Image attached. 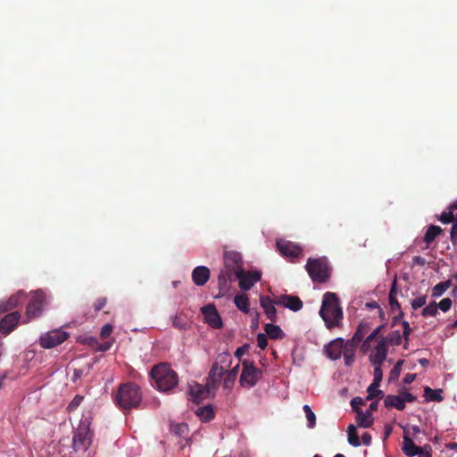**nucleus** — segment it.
<instances>
[{"label": "nucleus", "mask_w": 457, "mask_h": 457, "mask_svg": "<svg viewBox=\"0 0 457 457\" xmlns=\"http://www.w3.org/2000/svg\"><path fill=\"white\" fill-rule=\"evenodd\" d=\"M396 295H397L396 279H395L391 285L388 297H391V296L396 297Z\"/></svg>", "instance_id": "61"}, {"label": "nucleus", "mask_w": 457, "mask_h": 457, "mask_svg": "<svg viewBox=\"0 0 457 457\" xmlns=\"http://www.w3.org/2000/svg\"><path fill=\"white\" fill-rule=\"evenodd\" d=\"M303 410L308 420V428H313L316 425V415L308 404L303 405Z\"/></svg>", "instance_id": "36"}, {"label": "nucleus", "mask_w": 457, "mask_h": 457, "mask_svg": "<svg viewBox=\"0 0 457 457\" xmlns=\"http://www.w3.org/2000/svg\"><path fill=\"white\" fill-rule=\"evenodd\" d=\"M204 321L212 328L219 329L223 326L220 315L214 304H207L201 308Z\"/></svg>", "instance_id": "10"}, {"label": "nucleus", "mask_w": 457, "mask_h": 457, "mask_svg": "<svg viewBox=\"0 0 457 457\" xmlns=\"http://www.w3.org/2000/svg\"><path fill=\"white\" fill-rule=\"evenodd\" d=\"M19 304V296L12 295L6 303H0V312H8Z\"/></svg>", "instance_id": "35"}, {"label": "nucleus", "mask_w": 457, "mask_h": 457, "mask_svg": "<svg viewBox=\"0 0 457 457\" xmlns=\"http://www.w3.org/2000/svg\"><path fill=\"white\" fill-rule=\"evenodd\" d=\"M224 375H225V377L223 379V386H224V388L230 390L233 387L235 381L237 379L236 375H235V373H232V374L225 373Z\"/></svg>", "instance_id": "39"}, {"label": "nucleus", "mask_w": 457, "mask_h": 457, "mask_svg": "<svg viewBox=\"0 0 457 457\" xmlns=\"http://www.w3.org/2000/svg\"><path fill=\"white\" fill-rule=\"evenodd\" d=\"M249 348H250V345L247 344H245L244 345L238 347L236 350L235 355L240 360V358L248 352Z\"/></svg>", "instance_id": "51"}, {"label": "nucleus", "mask_w": 457, "mask_h": 457, "mask_svg": "<svg viewBox=\"0 0 457 457\" xmlns=\"http://www.w3.org/2000/svg\"><path fill=\"white\" fill-rule=\"evenodd\" d=\"M437 313V303L436 302L430 303L428 305H427L425 308H423L421 314L424 317L428 316H436Z\"/></svg>", "instance_id": "38"}, {"label": "nucleus", "mask_w": 457, "mask_h": 457, "mask_svg": "<svg viewBox=\"0 0 457 457\" xmlns=\"http://www.w3.org/2000/svg\"><path fill=\"white\" fill-rule=\"evenodd\" d=\"M262 370L257 368L253 361L245 359L242 361L239 384L244 388H252L262 378Z\"/></svg>", "instance_id": "6"}, {"label": "nucleus", "mask_w": 457, "mask_h": 457, "mask_svg": "<svg viewBox=\"0 0 457 457\" xmlns=\"http://www.w3.org/2000/svg\"><path fill=\"white\" fill-rule=\"evenodd\" d=\"M241 254L237 252H226L224 253V270L219 275L220 286H227L228 281H233L234 277L244 270Z\"/></svg>", "instance_id": "4"}, {"label": "nucleus", "mask_w": 457, "mask_h": 457, "mask_svg": "<svg viewBox=\"0 0 457 457\" xmlns=\"http://www.w3.org/2000/svg\"><path fill=\"white\" fill-rule=\"evenodd\" d=\"M262 273L258 270L245 271L244 270H239V273L234 277L235 279H238L239 287L242 290H250L253 285L261 279Z\"/></svg>", "instance_id": "9"}, {"label": "nucleus", "mask_w": 457, "mask_h": 457, "mask_svg": "<svg viewBox=\"0 0 457 457\" xmlns=\"http://www.w3.org/2000/svg\"><path fill=\"white\" fill-rule=\"evenodd\" d=\"M305 269L315 283H325L330 278V269L326 258H309Z\"/></svg>", "instance_id": "5"}, {"label": "nucleus", "mask_w": 457, "mask_h": 457, "mask_svg": "<svg viewBox=\"0 0 457 457\" xmlns=\"http://www.w3.org/2000/svg\"><path fill=\"white\" fill-rule=\"evenodd\" d=\"M320 315L328 328L330 329L338 325L339 320L343 318V311L339 306V299L335 293L327 292L323 295Z\"/></svg>", "instance_id": "2"}, {"label": "nucleus", "mask_w": 457, "mask_h": 457, "mask_svg": "<svg viewBox=\"0 0 457 457\" xmlns=\"http://www.w3.org/2000/svg\"><path fill=\"white\" fill-rule=\"evenodd\" d=\"M364 404L363 400L361 397H355L351 401V405L353 410L356 411V410L361 409L359 405Z\"/></svg>", "instance_id": "56"}, {"label": "nucleus", "mask_w": 457, "mask_h": 457, "mask_svg": "<svg viewBox=\"0 0 457 457\" xmlns=\"http://www.w3.org/2000/svg\"><path fill=\"white\" fill-rule=\"evenodd\" d=\"M348 442L353 446H359L361 445L359 436L357 435L356 428L351 424L347 428Z\"/></svg>", "instance_id": "33"}, {"label": "nucleus", "mask_w": 457, "mask_h": 457, "mask_svg": "<svg viewBox=\"0 0 457 457\" xmlns=\"http://www.w3.org/2000/svg\"><path fill=\"white\" fill-rule=\"evenodd\" d=\"M172 326L179 330H185L187 328V321L182 315H175L172 318Z\"/></svg>", "instance_id": "37"}, {"label": "nucleus", "mask_w": 457, "mask_h": 457, "mask_svg": "<svg viewBox=\"0 0 457 457\" xmlns=\"http://www.w3.org/2000/svg\"><path fill=\"white\" fill-rule=\"evenodd\" d=\"M345 342L342 338H337L330 342L326 347L327 356L331 360H337L340 358Z\"/></svg>", "instance_id": "18"}, {"label": "nucleus", "mask_w": 457, "mask_h": 457, "mask_svg": "<svg viewBox=\"0 0 457 457\" xmlns=\"http://www.w3.org/2000/svg\"><path fill=\"white\" fill-rule=\"evenodd\" d=\"M372 341H368V337H366L365 340H363L361 345V351L363 353H367L368 351L370 349V343Z\"/></svg>", "instance_id": "57"}, {"label": "nucleus", "mask_w": 457, "mask_h": 457, "mask_svg": "<svg viewBox=\"0 0 457 457\" xmlns=\"http://www.w3.org/2000/svg\"><path fill=\"white\" fill-rule=\"evenodd\" d=\"M83 376V370L79 369H75L73 371L74 379L80 378Z\"/></svg>", "instance_id": "63"}, {"label": "nucleus", "mask_w": 457, "mask_h": 457, "mask_svg": "<svg viewBox=\"0 0 457 457\" xmlns=\"http://www.w3.org/2000/svg\"><path fill=\"white\" fill-rule=\"evenodd\" d=\"M452 300L450 298H444L437 303V310L440 309L442 312H445L451 309Z\"/></svg>", "instance_id": "42"}, {"label": "nucleus", "mask_w": 457, "mask_h": 457, "mask_svg": "<svg viewBox=\"0 0 457 457\" xmlns=\"http://www.w3.org/2000/svg\"><path fill=\"white\" fill-rule=\"evenodd\" d=\"M356 423L359 427L361 428H370L373 423V416L370 411H362L361 409L356 410Z\"/></svg>", "instance_id": "22"}, {"label": "nucleus", "mask_w": 457, "mask_h": 457, "mask_svg": "<svg viewBox=\"0 0 457 457\" xmlns=\"http://www.w3.org/2000/svg\"><path fill=\"white\" fill-rule=\"evenodd\" d=\"M400 396H401V398H402V400H403L404 404L406 403H413L416 400V397L412 394L408 393V392L401 393Z\"/></svg>", "instance_id": "49"}, {"label": "nucleus", "mask_w": 457, "mask_h": 457, "mask_svg": "<svg viewBox=\"0 0 457 457\" xmlns=\"http://www.w3.org/2000/svg\"><path fill=\"white\" fill-rule=\"evenodd\" d=\"M415 378H416V374L407 373L403 378V383L411 384L415 380Z\"/></svg>", "instance_id": "60"}, {"label": "nucleus", "mask_w": 457, "mask_h": 457, "mask_svg": "<svg viewBox=\"0 0 457 457\" xmlns=\"http://www.w3.org/2000/svg\"><path fill=\"white\" fill-rule=\"evenodd\" d=\"M224 374L225 370L223 367L219 366L218 363H214L208 375V386L216 387L221 381Z\"/></svg>", "instance_id": "19"}, {"label": "nucleus", "mask_w": 457, "mask_h": 457, "mask_svg": "<svg viewBox=\"0 0 457 457\" xmlns=\"http://www.w3.org/2000/svg\"><path fill=\"white\" fill-rule=\"evenodd\" d=\"M142 400V394L137 385L132 382L121 384L114 396L116 405L127 412L137 408Z\"/></svg>", "instance_id": "1"}, {"label": "nucleus", "mask_w": 457, "mask_h": 457, "mask_svg": "<svg viewBox=\"0 0 457 457\" xmlns=\"http://www.w3.org/2000/svg\"><path fill=\"white\" fill-rule=\"evenodd\" d=\"M388 298H389V303H390V307H391L392 311L393 312L400 311L401 305H400L399 302L397 301V298L395 296H391Z\"/></svg>", "instance_id": "54"}, {"label": "nucleus", "mask_w": 457, "mask_h": 457, "mask_svg": "<svg viewBox=\"0 0 457 457\" xmlns=\"http://www.w3.org/2000/svg\"><path fill=\"white\" fill-rule=\"evenodd\" d=\"M84 397L82 395H77L73 397L71 402L69 403L67 410L71 411H74L81 404Z\"/></svg>", "instance_id": "40"}, {"label": "nucleus", "mask_w": 457, "mask_h": 457, "mask_svg": "<svg viewBox=\"0 0 457 457\" xmlns=\"http://www.w3.org/2000/svg\"><path fill=\"white\" fill-rule=\"evenodd\" d=\"M113 328L111 324H105L101 329V337L107 338L112 332Z\"/></svg>", "instance_id": "50"}, {"label": "nucleus", "mask_w": 457, "mask_h": 457, "mask_svg": "<svg viewBox=\"0 0 457 457\" xmlns=\"http://www.w3.org/2000/svg\"><path fill=\"white\" fill-rule=\"evenodd\" d=\"M69 333L62 330H52L40 337L39 344L45 349L55 347L68 339Z\"/></svg>", "instance_id": "8"}, {"label": "nucleus", "mask_w": 457, "mask_h": 457, "mask_svg": "<svg viewBox=\"0 0 457 457\" xmlns=\"http://www.w3.org/2000/svg\"><path fill=\"white\" fill-rule=\"evenodd\" d=\"M257 345L258 346L264 350L268 345V337L266 334L259 333L257 335Z\"/></svg>", "instance_id": "45"}, {"label": "nucleus", "mask_w": 457, "mask_h": 457, "mask_svg": "<svg viewBox=\"0 0 457 457\" xmlns=\"http://www.w3.org/2000/svg\"><path fill=\"white\" fill-rule=\"evenodd\" d=\"M357 345L347 341L345 343L344 349H343V355L345 363L347 366H351L353 362L354 361V356H355V349Z\"/></svg>", "instance_id": "24"}, {"label": "nucleus", "mask_w": 457, "mask_h": 457, "mask_svg": "<svg viewBox=\"0 0 457 457\" xmlns=\"http://www.w3.org/2000/svg\"><path fill=\"white\" fill-rule=\"evenodd\" d=\"M413 261L415 263L419 264V265H424L426 263V261L424 258L420 257V256H415L413 258Z\"/></svg>", "instance_id": "64"}, {"label": "nucleus", "mask_w": 457, "mask_h": 457, "mask_svg": "<svg viewBox=\"0 0 457 457\" xmlns=\"http://www.w3.org/2000/svg\"><path fill=\"white\" fill-rule=\"evenodd\" d=\"M450 239L453 245H457V224H453L450 232Z\"/></svg>", "instance_id": "55"}, {"label": "nucleus", "mask_w": 457, "mask_h": 457, "mask_svg": "<svg viewBox=\"0 0 457 457\" xmlns=\"http://www.w3.org/2000/svg\"><path fill=\"white\" fill-rule=\"evenodd\" d=\"M187 430H188L187 425L184 424V423L178 424L173 428V431L177 435H179V436H183L184 434H186L187 432Z\"/></svg>", "instance_id": "48"}, {"label": "nucleus", "mask_w": 457, "mask_h": 457, "mask_svg": "<svg viewBox=\"0 0 457 457\" xmlns=\"http://www.w3.org/2000/svg\"><path fill=\"white\" fill-rule=\"evenodd\" d=\"M439 220L444 224L451 223L454 220L453 212H443L440 215Z\"/></svg>", "instance_id": "43"}, {"label": "nucleus", "mask_w": 457, "mask_h": 457, "mask_svg": "<svg viewBox=\"0 0 457 457\" xmlns=\"http://www.w3.org/2000/svg\"><path fill=\"white\" fill-rule=\"evenodd\" d=\"M385 407L386 408H395L399 411H403L404 409V403L400 396V395H387L384 400Z\"/></svg>", "instance_id": "25"}, {"label": "nucleus", "mask_w": 457, "mask_h": 457, "mask_svg": "<svg viewBox=\"0 0 457 457\" xmlns=\"http://www.w3.org/2000/svg\"><path fill=\"white\" fill-rule=\"evenodd\" d=\"M427 297L425 295L417 297L412 300L411 307L413 310H417L426 304Z\"/></svg>", "instance_id": "44"}, {"label": "nucleus", "mask_w": 457, "mask_h": 457, "mask_svg": "<svg viewBox=\"0 0 457 457\" xmlns=\"http://www.w3.org/2000/svg\"><path fill=\"white\" fill-rule=\"evenodd\" d=\"M210 278V270L205 266H198L192 272V279L196 286H204Z\"/></svg>", "instance_id": "21"}, {"label": "nucleus", "mask_w": 457, "mask_h": 457, "mask_svg": "<svg viewBox=\"0 0 457 457\" xmlns=\"http://www.w3.org/2000/svg\"><path fill=\"white\" fill-rule=\"evenodd\" d=\"M277 299L273 300L270 296L261 295L260 304L264 310V312L269 320L275 322L277 320V310L275 308Z\"/></svg>", "instance_id": "17"}, {"label": "nucleus", "mask_w": 457, "mask_h": 457, "mask_svg": "<svg viewBox=\"0 0 457 457\" xmlns=\"http://www.w3.org/2000/svg\"><path fill=\"white\" fill-rule=\"evenodd\" d=\"M366 307L369 309H378L380 316L384 314L383 311L380 309L378 303L375 301L366 303Z\"/></svg>", "instance_id": "59"}, {"label": "nucleus", "mask_w": 457, "mask_h": 457, "mask_svg": "<svg viewBox=\"0 0 457 457\" xmlns=\"http://www.w3.org/2000/svg\"><path fill=\"white\" fill-rule=\"evenodd\" d=\"M385 325H380L378 328H376L367 337L368 341H373L375 340L382 329H384Z\"/></svg>", "instance_id": "52"}, {"label": "nucleus", "mask_w": 457, "mask_h": 457, "mask_svg": "<svg viewBox=\"0 0 457 457\" xmlns=\"http://www.w3.org/2000/svg\"><path fill=\"white\" fill-rule=\"evenodd\" d=\"M210 386H205L199 383L194 382L189 385L190 400L195 403H199L207 398L210 393Z\"/></svg>", "instance_id": "13"}, {"label": "nucleus", "mask_w": 457, "mask_h": 457, "mask_svg": "<svg viewBox=\"0 0 457 457\" xmlns=\"http://www.w3.org/2000/svg\"><path fill=\"white\" fill-rule=\"evenodd\" d=\"M73 448L76 451L84 450L86 451L91 443V436L89 434V428L87 427H80L75 432L73 436Z\"/></svg>", "instance_id": "12"}, {"label": "nucleus", "mask_w": 457, "mask_h": 457, "mask_svg": "<svg viewBox=\"0 0 457 457\" xmlns=\"http://www.w3.org/2000/svg\"><path fill=\"white\" fill-rule=\"evenodd\" d=\"M399 313L393 318L392 326H395L403 317V312L400 310Z\"/></svg>", "instance_id": "62"}, {"label": "nucleus", "mask_w": 457, "mask_h": 457, "mask_svg": "<svg viewBox=\"0 0 457 457\" xmlns=\"http://www.w3.org/2000/svg\"><path fill=\"white\" fill-rule=\"evenodd\" d=\"M45 302L46 295L44 292L38 290L33 293L26 310L28 320L38 317L41 314Z\"/></svg>", "instance_id": "7"}, {"label": "nucleus", "mask_w": 457, "mask_h": 457, "mask_svg": "<svg viewBox=\"0 0 457 457\" xmlns=\"http://www.w3.org/2000/svg\"><path fill=\"white\" fill-rule=\"evenodd\" d=\"M452 286V279L436 284L432 289V296L436 298L441 296Z\"/></svg>", "instance_id": "32"}, {"label": "nucleus", "mask_w": 457, "mask_h": 457, "mask_svg": "<svg viewBox=\"0 0 457 457\" xmlns=\"http://www.w3.org/2000/svg\"><path fill=\"white\" fill-rule=\"evenodd\" d=\"M403 364V361H398L394 368L390 371V379L397 378L401 372V366Z\"/></svg>", "instance_id": "46"}, {"label": "nucleus", "mask_w": 457, "mask_h": 457, "mask_svg": "<svg viewBox=\"0 0 457 457\" xmlns=\"http://www.w3.org/2000/svg\"><path fill=\"white\" fill-rule=\"evenodd\" d=\"M362 444L364 445L369 446L371 444V435L368 432H365L361 436Z\"/></svg>", "instance_id": "58"}, {"label": "nucleus", "mask_w": 457, "mask_h": 457, "mask_svg": "<svg viewBox=\"0 0 457 457\" xmlns=\"http://www.w3.org/2000/svg\"><path fill=\"white\" fill-rule=\"evenodd\" d=\"M441 394V389H432L429 386L424 388V395L428 401L442 402L443 396Z\"/></svg>", "instance_id": "30"}, {"label": "nucleus", "mask_w": 457, "mask_h": 457, "mask_svg": "<svg viewBox=\"0 0 457 457\" xmlns=\"http://www.w3.org/2000/svg\"><path fill=\"white\" fill-rule=\"evenodd\" d=\"M421 447L418 446L414 444L412 439L404 434L403 437V446L402 451L408 457H414L418 455V453H421Z\"/></svg>", "instance_id": "20"}, {"label": "nucleus", "mask_w": 457, "mask_h": 457, "mask_svg": "<svg viewBox=\"0 0 457 457\" xmlns=\"http://www.w3.org/2000/svg\"><path fill=\"white\" fill-rule=\"evenodd\" d=\"M276 304L282 305L286 308L290 309L293 312H298L303 306L302 300L298 296L291 295H280L277 299Z\"/></svg>", "instance_id": "14"}, {"label": "nucleus", "mask_w": 457, "mask_h": 457, "mask_svg": "<svg viewBox=\"0 0 457 457\" xmlns=\"http://www.w3.org/2000/svg\"><path fill=\"white\" fill-rule=\"evenodd\" d=\"M402 325L403 327V339L405 340V342H408L409 340V336L410 334L411 333L412 329L410 327V324L409 322L407 321H403L402 322Z\"/></svg>", "instance_id": "47"}, {"label": "nucleus", "mask_w": 457, "mask_h": 457, "mask_svg": "<svg viewBox=\"0 0 457 457\" xmlns=\"http://www.w3.org/2000/svg\"><path fill=\"white\" fill-rule=\"evenodd\" d=\"M195 414L204 422L212 420V419H214L215 416L213 408L211 405L199 407L195 411Z\"/></svg>", "instance_id": "28"}, {"label": "nucleus", "mask_w": 457, "mask_h": 457, "mask_svg": "<svg viewBox=\"0 0 457 457\" xmlns=\"http://www.w3.org/2000/svg\"><path fill=\"white\" fill-rule=\"evenodd\" d=\"M442 231L439 226L430 225L424 235V241L428 245L431 244Z\"/></svg>", "instance_id": "29"}, {"label": "nucleus", "mask_w": 457, "mask_h": 457, "mask_svg": "<svg viewBox=\"0 0 457 457\" xmlns=\"http://www.w3.org/2000/svg\"><path fill=\"white\" fill-rule=\"evenodd\" d=\"M150 376L159 391H170L179 383L177 372L166 362L154 365L151 370Z\"/></svg>", "instance_id": "3"}, {"label": "nucleus", "mask_w": 457, "mask_h": 457, "mask_svg": "<svg viewBox=\"0 0 457 457\" xmlns=\"http://www.w3.org/2000/svg\"><path fill=\"white\" fill-rule=\"evenodd\" d=\"M370 330V326L367 322H361L357 327L353 337L348 340L349 342L358 345L364 338L365 335Z\"/></svg>", "instance_id": "23"}, {"label": "nucleus", "mask_w": 457, "mask_h": 457, "mask_svg": "<svg viewBox=\"0 0 457 457\" xmlns=\"http://www.w3.org/2000/svg\"><path fill=\"white\" fill-rule=\"evenodd\" d=\"M374 366V378L371 383V389H376L380 385L383 378V370L381 369L382 364H372Z\"/></svg>", "instance_id": "34"}, {"label": "nucleus", "mask_w": 457, "mask_h": 457, "mask_svg": "<svg viewBox=\"0 0 457 457\" xmlns=\"http://www.w3.org/2000/svg\"><path fill=\"white\" fill-rule=\"evenodd\" d=\"M19 312H12L5 315L0 321V331L3 334H8L12 331L20 320Z\"/></svg>", "instance_id": "15"}, {"label": "nucleus", "mask_w": 457, "mask_h": 457, "mask_svg": "<svg viewBox=\"0 0 457 457\" xmlns=\"http://www.w3.org/2000/svg\"><path fill=\"white\" fill-rule=\"evenodd\" d=\"M387 344L381 338L370 355V361L372 364H382L387 356Z\"/></svg>", "instance_id": "16"}, {"label": "nucleus", "mask_w": 457, "mask_h": 457, "mask_svg": "<svg viewBox=\"0 0 457 457\" xmlns=\"http://www.w3.org/2000/svg\"><path fill=\"white\" fill-rule=\"evenodd\" d=\"M367 391V400H372L375 397L383 398L385 396L384 392L382 390H379L378 387H376V389H371V384L369 386Z\"/></svg>", "instance_id": "41"}, {"label": "nucleus", "mask_w": 457, "mask_h": 457, "mask_svg": "<svg viewBox=\"0 0 457 457\" xmlns=\"http://www.w3.org/2000/svg\"><path fill=\"white\" fill-rule=\"evenodd\" d=\"M264 331L268 337L272 340L281 339L284 337L285 334L279 326L274 325L272 323H267L264 326Z\"/></svg>", "instance_id": "26"}, {"label": "nucleus", "mask_w": 457, "mask_h": 457, "mask_svg": "<svg viewBox=\"0 0 457 457\" xmlns=\"http://www.w3.org/2000/svg\"><path fill=\"white\" fill-rule=\"evenodd\" d=\"M234 303L237 306V308L243 312L244 313H248L250 312V303L247 295H237L234 297Z\"/></svg>", "instance_id": "27"}, {"label": "nucleus", "mask_w": 457, "mask_h": 457, "mask_svg": "<svg viewBox=\"0 0 457 457\" xmlns=\"http://www.w3.org/2000/svg\"><path fill=\"white\" fill-rule=\"evenodd\" d=\"M106 302H107V300L105 297H100V298L96 299V301L94 303L95 311L98 312L101 309H103L104 307V305L106 304Z\"/></svg>", "instance_id": "53"}, {"label": "nucleus", "mask_w": 457, "mask_h": 457, "mask_svg": "<svg viewBox=\"0 0 457 457\" xmlns=\"http://www.w3.org/2000/svg\"><path fill=\"white\" fill-rule=\"evenodd\" d=\"M276 245L279 253L287 258H298L303 253V249L291 241L279 239L277 240Z\"/></svg>", "instance_id": "11"}, {"label": "nucleus", "mask_w": 457, "mask_h": 457, "mask_svg": "<svg viewBox=\"0 0 457 457\" xmlns=\"http://www.w3.org/2000/svg\"><path fill=\"white\" fill-rule=\"evenodd\" d=\"M403 336L400 334L399 330L391 331L386 337L382 339L387 344L391 345H400L402 344Z\"/></svg>", "instance_id": "31"}]
</instances>
